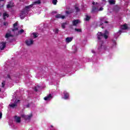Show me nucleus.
Listing matches in <instances>:
<instances>
[{
  "label": "nucleus",
  "instance_id": "4be33fe9",
  "mask_svg": "<svg viewBox=\"0 0 130 130\" xmlns=\"http://www.w3.org/2000/svg\"><path fill=\"white\" fill-rule=\"evenodd\" d=\"M73 12L74 11H73V10L70 9L69 11H66V14L67 15H69V14H72V13H73Z\"/></svg>",
  "mask_w": 130,
  "mask_h": 130
},
{
  "label": "nucleus",
  "instance_id": "a19ab883",
  "mask_svg": "<svg viewBox=\"0 0 130 130\" xmlns=\"http://www.w3.org/2000/svg\"><path fill=\"white\" fill-rule=\"evenodd\" d=\"M0 91H1V89H0Z\"/></svg>",
  "mask_w": 130,
  "mask_h": 130
},
{
  "label": "nucleus",
  "instance_id": "cd10ccee",
  "mask_svg": "<svg viewBox=\"0 0 130 130\" xmlns=\"http://www.w3.org/2000/svg\"><path fill=\"white\" fill-rule=\"evenodd\" d=\"M54 32L56 34L58 33V29L55 28V29H54Z\"/></svg>",
  "mask_w": 130,
  "mask_h": 130
},
{
  "label": "nucleus",
  "instance_id": "ea45409f",
  "mask_svg": "<svg viewBox=\"0 0 130 130\" xmlns=\"http://www.w3.org/2000/svg\"><path fill=\"white\" fill-rule=\"evenodd\" d=\"M8 77L10 78V76H8Z\"/></svg>",
  "mask_w": 130,
  "mask_h": 130
},
{
  "label": "nucleus",
  "instance_id": "f03ea898",
  "mask_svg": "<svg viewBox=\"0 0 130 130\" xmlns=\"http://www.w3.org/2000/svg\"><path fill=\"white\" fill-rule=\"evenodd\" d=\"M128 25L126 24H123L121 26V29L119 30L118 32H117L116 34H114V39H117L118 38V36L120 35V33H122L123 31V30H126V29H128L129 28ZM116 46V42H115V40H113V44L112 46V48H114Z\"/></svg>",
  "mask_w": 130,
  "mask_h": 130
},
{
  "label": "nucleus",
  "instance_id": "dca6fc26",
  "mask_svg": "<svg viewBox=\"0 0 130 130\" xmlns=\"http://www.w3.org/2000/svg\"><path fill=\"white\" fill-rule=\"evenodd\" d=\"M55 18H56L57 19H64V18H66V17L63 15H61L60 14H57L55 16Z\"/></svg>",
  "mask_w": 130,
  "mask_h": 130
},
{
  "label": "nucleus",
  "instance_id": "e433bc0d",
  "mask_svg": "<svg viewBox=\"0 0 130 130\" xmlns=\"http://www.w3.org/2000/svg\"><path fill=\"white\" fill-rule=\"evenodd\" d=\"M102 28H104L103 26L102 27Z\"/></svg>",
  "mask_w": 130,
  "mask_h": 130
},
{
  "label": "nucleus",
  "instance_id": "f8f14e48",
  "mask_svg": "<svg viewBox=\"0 0 130 130\" xmlns=\"http://www.w3.org/2000/svg\"><path fill=\"white\" fill-rule=\"evenodd\" d=\"M98 11H103V8L101 7L100 8V9H98V8H96L95 7H93L92 12L93 13H95V12H98Z\"/></svg>",
  "mask_w": 130,
  "mask_h": 130
},
{
  "label": "nucleus",
  "instance_id": "0eeeda50",
  "mask_svg": "<svg viewBox=\"0 0 130 130\" xmlns=\"http://www.w3.org/2000/svg\"><path fill=\"white\" fill-rule=\"evenodd\" d=\"M27 14V10H23L21 12L20 14V17L21 19H24L25 18V16Z\"/></svg>",
  "mask_w": 130,
  "mask_h": 130
},
{
  "label": "nucleus",
  "instance_id": "5701e85b",
  "mask_svg": "<svg viewBox=\"0 0 130 130\" xmlns=\"http://www.w3.org/2000/svg\"><path fill=\"white\" fill-rule=\"evenodd\" d=\"M11 36H12V35H11V34L7 33L6 36H5V38H9V37H11Z\"/></svg>",
  "mask_w": 130,
  "mask_h": 130
},
{
  "label": "nucleus",
  "instance_id": "f3484780",
  "mask_svg": "<svg viewBox=\"0 0 130 130\" xmlns=\"http://www.w3.org/2000/svg\"><path fill=\"white\" fill-rule=\"evenodd\" d=\"M12 7H14V3H13L12 2H10L7 6V8L8 9L12 8Z\"/></svg>",
  "mask_w": 130,
  "mask_h": 130
},
{
  "label": "nucleus",
  "instance_id": "7ed1b4c3",
  "mask_svg": "<svg viewBox=\"0 0 130 130\" xmlns=\"http://www.w3.org/2000/svg\"><path fill=\"white\" fill-rule=\"evenodd\" d=\"M18 25L17 23H15L13 24L14 29H12V31L13 32H18V34H21V33H23L24 32V30L21 29L20 31H19V29L16 27Z\"/></svg>",
  "mask_w": 130,
  "mask_h": 130
},
{
  "label": "nucleus",
  "instance_id": "39448f33",
  "mask_svg": "<svg viewBox=\"0 0 130 130\" xmlns=\"http://www.w3.org/2000/svg\"><path fill=\"white\" fill-rule=\"evenodd\" d=\"M19 102H20V100H15V102L13 104L11 103L9 105V106H10V107H12V108H15V107H16V106H17V105H18V104H19Z\"/></svg>",
  "mask_w": 130,
  "mask_h": 130
},
{
  "label": "nucleus",
  "instance_id": "a211bd4d",
  "mask_svg": "<svg viewBox=\"0 0 130 130\" xmlns=\"http://www.w3.org/2000/svg\"><path fill=\"white\" fill-rule=\"evenodd\" d=\"M31 36L32 37V38H36V37H38V34L33 32L31 34Z\"/></svg>",
  "mask_w": 130,
  "mask_h": 130
},
{
  "label": "nucleus",
  "instance_id": "f257e3e1",
  "mask_svg": "<svg viewBox=\"0 0 130 130\" xmlns=\"http://www.w3.org/2000/svg\"><path fill=\"white\" fill-rule=\"evenodd\" d=\"M107 38H108V31H107V30H106L104 34L101 32L98 33V39L99 40V47L98 49L99 51H102L103 50L109 51V48H105L104 46L103 45V40H104V39L106 40Z\"/></svg>",
  "mask_w": 130,
  "mask_h": 130
},
{
  "label": "nucleus",
  "instance_id": "a878e982",
  "mask_svg": "<svg viewBox=\"0 0 130 130\" xmlns=\"http://www.w3.org/2000/svg\"><path fill=\"white\" fill-rule=\"evenodd\" d=\"M75 31H76L77 32H82V30L81 29H79V28H75Z\"/></svg>",
  "mask_w": 130,
  "mask_h": 130
},
{
  "label": "nucleus",
  "instance_id": "aec40b11",
  "mask_svg": "<svg viewBox=\"0 0 130 130\" xmlns=\"http://www.w3.org/2000/svg\"><path fill=\"white\" fill-rule=\"evenodd\" d=\"M9 17V14L8 13H7V12H5L3 14V18L4 19H7V18Z\"/></svg>",
  "mask_w": 130,
  "mask_h": 130
},
{
  "label": "nucleus",
  "instance_id": "9d476101",
  "mask_svg": "<svg viewBox=\"0 0 130 130\" xmlns=\"http://www.w3.org/2000/svg\"><path fill=\"white\" fill-rule=\"evenodd\" d=\"M25 43L26 45L30 46V45H32V44H33V40H32V39L26 40L25 41Z\"/></svg>",
  "mask_w": 130,
  "mask_h": 130
},
{
  "label": "nucleus",
  "instance_id": "4468645a",
  "mask_svg": "<svg viewBox=\"0 0 130 130\" xmlns=\"http://www.w3.org/2000/svg\"><path fill=\"white\" fill-rule=\"evenodd\" d=\"M5 47H6V43L2 42L0 43V49H1V50H3Z\"/></svg>",
  "mask_w": 130,
  "mask_h": 130
},
{
  "label": "nucleus",
  "instance_id": "c756f323",
  "mask_svg": "<svg viewBox=\"0 0 130 130\" xmlns=\"http://www.w3.org/2000/svg\"><path fill=\"white\" fill-rule=\"evenodd\" d=\"M75 10H76V12H79V11H80V10L79 9V8L78 7H75Z\"/></svg>",
  "mask_w": 130,
  "mask_h": 130
},
{
  "label": "nucleus",
  "instance_id": "c9c22d12",
  "mask_svg": "<svg viewBox=\"0 0 130 130\" xmlns=\"http://www.w3.org/2000/svg\"><path fill=\"white\" fill-rule=\"evenodd\" d=\"M92 5H95V2H93Z\"/></svg>",
  "mask_w": 130,
  "mask_h": 130
},
{
  "label": "nucleus",
  "instance_id": "1a4fd4ad",
  "mask_svg": "<svg viewBox=\"0 0 130 130\" xmlns=\"http://www.w3.org/2000/svg\"><path fill=\"white\" fill-rule=\"evenodd\" d=\"M101 24H99V23H98V25L99 26H102V25H104V26L105 25V24H107V21H106V20H105V18H102L101 19Z\"/></svg>",
  "mask_w": 130,
  "mask_h": 130
},
{
  "label": "nucleus",
  "instance_id": "ddd939ff",
  "mask_svg": "<svg viewBox=\"0 0 130 130\" xmlns=\"http://www.w3.org/2000/svg\"><path fill=\"white\" fill-rule=\"evenodd\" d=\"M52 98V96H51V94H50L48 95L45 97L44 99V100H45V101H49V100H50Z\"/></svg>",
  "mask_w": 130,
  "mask_h": 130
},
{
  "label": "nucleus",
  "instance_id": "b1692460",
  "mask_svg": "<svg viewBox=\"0 0 130 130\" xmlns=\"http://www.w3.org/2000/svg\"><path fill=\"white\" fill-rule=\"evenodd\" d=\"M68 23L67 22L62 23L61 24V27L63 29H64V28H66V25H67Z\"/></svg>",
  "mask_w": 130,
  "mask_h": 130
},
{
  "label": "nucleus",
  "instance_id": "f704fd0d",
  "mask_svg": "<svg viewBox=\"0 0 130 130\" xmlns=\"http://www.w3.org/2000/svg\"><path fill=\"white\" fill-rule=\"evenodd\" d=\"M5 0H0V2H4Z\"/></svg>",
  "mask_w": 130,
  "mask_h": 130
},
{
  "label": "nucleus",
  "instance_id": "393cba45",
  "mask_svg": "<svg viewBox=\"0 0 130 130\" xmlns=\"http://www.w3.org/2000/svg\"><path fill=\"white\" fill-rule=\"evenodd\" d=\"M90 18H91V17L88 15H86L85 18V21H89V20H90Z\"/></svg>",
  "mask_w": 130,
  "mask_h": 130
},
{
  "label": "nucleus",
  "instance_id": "412c9836",
  "mask_svg": "<svg viewBox=\"0 0 130 130\" xmlns=\"http://www.w3.org/2000/svg\"><path fill=\"white\" fill-rule=\"evenodd\" d=\"M110 5H115V0H109Z\"/></svg>",
  "mask_w": 130,
  "mask_h": 130
},
{
  "label": "nucleus",
  "instance_id": "20e7f679",
  "mask_svg": "<svg viewBox=\"0 0 130 130\" xmlns=\"http://www.w3.org/2000/svg\"><path fill=\"white\" fill-rule=\"evenodd\" d=\"M33 116V115L32 113L29 114V115H26L25 114H22L21 117H23V118H24V119L26 120H29L31 119L32 118V117Z\"/></svg>",
  "mask_w": 130,
  "mask_h": 130
},
{
  "label": "nucleus",
  "instance_id": "c85d7f7f",
  "mask_svg": "<svg viewBox=\"0 0 130 130\" xmlns=\"http://www.w3.org/2000/svg\"><path fill=\"white\" fill-rule=\"evenodd\" d=\"M5 81H3L2 83V87H3V88L5 87Z\"/></svg>",
  "mask_w": 130,
  "mask_h": 130
},
{
  "label": "nucleus",
  "instance_id": "6ab92c4d",
  "mask_svg": "<svg viewBox=\"0 0 130 130\" xmlns=\"http://www.w3.org/2000/svg\"><path fill=\"white\" fill-rule=\"evenodd\" d=\"M15 119L16 122H21V118H20V117H18L16 116L15 117Z\"/></svg>",
  "mask_w": 130,
  "mask_h": 130
},
{
  "label": "nucleus",
  "instance_id": "4c0bfd02",
  "mask_svg": "<svg viewBox=\"0 0 130 130\" xmlns=\"http://www.w3.org/2000/svg\"><path fill=\"white\" fill-rule=\"evenodd\" d=\"M35 91H37V89H35Z\"/></svg>",
  "mask_w": 130,
  "mask_h": 130
},
{
  "label": "nucleus",
  "instance_id": "7c9ffc66",
  "mask_svg": "<svg viewBox=\"0 0 130 130\" xmlns=\"http://www.w3.org/2000/svg\"><path fill=\"white\" fill-rule=\"evenodd\" d=\"M3 117V113L2 112H0V119Z\"/></svg>",
  "mask_w": 130,
  "mask_h": 130
},
{
  "label": "nucleus",
  "instance_id": "2eb2a0df",
  "mask_svg": "<svg viewBox=\"0 0 130 130\" xmlns=\"http://www.w3.org/2000/svg\"><path fill=\"white\" fill-rule=\"evenodd\" d=\"M80 23H81V21L79 20H76L73 21V26H77Z\"/></svg>",
  "mask_w": 130,
  "mask_h": 130
},
{
  "label": "nucleus",
  "instance_id": "72a5a7b5",
  "mask_svg": "<svg viewBox=\"0 0 130 130\" xmlns=\"http://www.w3.org/2000/svg\"><path fill=\"white\" fill-rule=\"evenodd\" d=\"M4 25H7V23H6V22H4Z\"/></svg>",
  "mask_w": 130,
  "mask_h": 130
},
{
  "label": "nucleus",
  "instance_id": "2f4dec72",
  "mask_svg": "<svg viewBox=\"0 0 130 130\" xmlns=\"http://www.w3.org/2000/svg\"><path fill=\"white\" fill-rule=\"evenodd\" d=\"M91 52L92 53H95V50H91Z\"/></svg>",
  "mask_w": 130,
  "mask_h": 130
},
{
  "label": "nucleus",
  "instance_id": "6e6552de",
  "mask_svg": "<svg viewBox=\"0 0 130 130\" xmlns=\"http://www.w3.org/2000/svg\"><path fill=\"white\" fill-rule=\"evenodd\" d=\"M39 4H40V0H37L34 3H32L31 5H30V6L26 7V9L27 10V9H29V8H31V7H33V6H34V5H39Z\"/></svg>",
  "mask_w": 130,
  "mask_h": 130
},
{
  "label": "nucleus",
  "instance_id": "bb28decb",
  "mask_svg": "<svg viewBox=\"0 0 130 130\" xmlns=\"http://www.w3.org/2000/svg\"><path fill=\"white\" fill-rule=\"evenodd\" d=\"M52 3L53 5H56V3H57V0H53Z\"/></svg>",
  "mask_w": 130,
  "mask_h": 130
},
{
  "label": "nucleus",
  "instance_id": "473e14b6",
  "mask_svg": "<svg viewBox=\"0 0 130 130\" xmlns=\"http://www.w3.org/2000/svg\"><path fill=\"white\" fill-rule=\"evenodd\" d=\"M26 107H29V104L26 105Z\"/></svg>",
  "mask_w": 130,
  "mask_h": 130
},
{
  "label": "nucleus",
  "instance_id": "58836bf2",
  "mask_svg": "<svg viewBox=\"0 0 130 130\" xmlns=\"http://www.w3.org/2000/svg\"><path fill=\"white\" fill-rule=\"evenodd\" d=\"M104 3H105V1H104Z\"/></svg>",
  "mask_w": 130,
  "mask_h": 130
},
{
  "label": "nucleus",
  "instance_id": "423d86ee",
  "mask_svg": "<svg viewBox=\"0 0 130 130\" xmlns=\"http://www.w3.org/2000/svg\"><path fill=\"white\" fill-rule=\"evenodd\" d=\"M62 98L65 100H67V99L70 98V94H69V93H68L67 91H64L62 95Z\"/></svg>",
  "mask_w": 130,
  "mask_h": 130
},
{
  "label": "nucleus",
  "instance_id": "9b49d317",
  "mask_svg": "<svg viewBox=\"0 0 130 130\" xmlns=\"http://www.w3.org/2000/svg\"><path fill=\"white\" fill-rule=\"evenodd\" d=\"M73 39H74L73 37H68L66 39L65 42H66V43H70V42H72Z\"/></svg>",
  "mask_w": 130,
  "mask_h": 130
}]
</instances>
